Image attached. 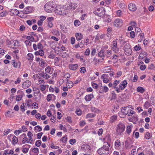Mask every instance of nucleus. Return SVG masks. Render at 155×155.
Listing matches in <instances>:
<instances>
[{"mask_svg":"<svg viewBox=\"0 0 155 155\" xmlns=\"http://www.w3.org/2000/svg\"><path fill=\"white\" fill-rule=\"evenodd\" d=\"M104 144L102 147L98 149L97 151L98 153L100 155H107L110 153L109 147H110V144L107 142L105 143Z\"/></svg>","mask_w":155,"mask_h":155,"instance_id":"nucleus-1","label":"nucleus"},{"mask_svg":"<svg viewBox=\"0 0 155 155\" xmlns=\"http://www.w3.org/2000/svg\"><path fill=\"white\" fill-rule=\"evenodd\" d=\"M125 129V126L124 124L121 122L119 123L116 127V134L119 135H123Z\"/></svg>","mask_w":155,"mask_h":155,"instance_id":"nucleus-2","label":"nucleus"},{"mask_svg":"<svg viewBox=\"0 0 155 155\" xmlns=\"http://www.w3.org/2000/svg\"><path fill=\"white\" fill-rule=\"evenodd\" d=\"M54 7L52 5L51 2L46 3L44 6V8L45 10L48 13H51L53 12V8Z\"/></svg>","mask_w":155,"mask_h":155,"instance_id":"nucleus-3","label":"nucleus"},{"mask_svg":"<svg viewBox=\"0 0 155 155\" xmlns=\"http://www.w3.org/2000/svg\"><path fill=\"white\" fill-rule=\"evenodd\" d=\"M123 50L125 54L129 56L132 54V50L130 46L129 43H126L124 46Z\"/></svg>","mask_w":155,"mask_h":155,"instance_id":"nucleus-4","label":"nucleus"},{"mask_svg":"<svg viewBox=\"0 0 155 155\" xmlns=\"http://www.w3.org/2000/svg\"><path fill=\"white\" fill-rule=\"evenodd\" d=\"M127 84L128 83L126 80L121 81L119 85L118 93H120L127 86Z\"/></svg>","mask_w":155,"mask_h":155,"instance_id":"nucleus-5","label":"nucleus"},{"mask_svg":"<svg viewBox=\"0 0 155 155\" xmlns=\"http://www.w3.org/2000/svg\"><path fill=\"white\" fill-rule=\"evenodd\" d=\"M131 106H129L126 107H122L121 109V111L119 112V114L120 116V114H122L123 115H126L128 114L131 111V110H129L128 108H130Z\"/></svg>","mask_w":155,"mask_h":155,"instance_id":"nucleus-6","label":"nucleus"},{"mask_svg":"<svg viewBox=\"0 0 155 155\" xmlns=\"http://www.w3.org/2000/svg\"><path fill=\"white\" fill-rule=\"evenodd\" d=\"M116 40L117 39L114 40L113 41L111 45V47L112 50L115 53H117L119 52V48L117 47V42Z\"/></svg>","mask_w":155,"mask_h":155,"instance_id":"nucleus-7","label":"nucleus"},{"mask_svg":"<svg viewBox=\"0 0 155 155\" xmlns=\"http://www.w3.org/2000/svg\"><path fill=\"white\" fill-rule=\"evenodd\" d=\"M123 24V21L120 19H116L114 22V25L116 27L121 26Z\"/></svg>","mask_w":155,"mask_h":155,"instance_id":"nucleus-8","label":"nucleus"},{"mask_svg":"<svg viewBox=\"0 0 155 155\" xmlns=\"http://www.w3.org/2000/svg\"><path fill=\"white\" fill-rule=\"evenodd\" d=\"M33 10V7L31 6H28L25 8L23 12L25 14H28L31 13Z\"/></svg>","mask_w":155,"mask_h":155,"instance_id":"nucleus-9","label":"nucleus"},{"mask_svg":"<svg viewBox=\"0 0 155 155\" xmlns=\"http://www.w3.org/2000/svg\"><path fill=\"white\" fill-rule=\"evenodd\" d=\"M31 85V82L29 80H27L22 84V87L24 89H26L29 87Z\"/></svg>","mask_w":155,"mask_h":155,"instance_id":"nucleus-10","label":"nucleus"},{"mask_svg":"<svg viewBox=\"0 0 155 155\" xmlns=\"http://www.w3.org/2000/svg\"><path fill=\"white\" fill-rule=\"evenodd\" d=\"M108 75L107 74H104L101 76V78L103 79V82L105 83H107L109 81L108 78Z\"/></svg>","mask_w":155,"mask_h":155,"instance_id":"nucleus-11","label":"nucleus"},{"mask_svg":"<svg viewBox=\"0 0 155 155\" xmlns=\"http://www.w3.org/2000/svg\"><path fill=\"white\" fill-rule=\"evenodd\" d=\"M19 12L15 9H12L10 10V14L12 16H15L18 15Z\"/></svg>","mask_w":155,"mask_h":155,"instance_id":"nucleus-12","label":"nucleus"},{"mask_svg":"<svg viewBox=\"0 0 155 155\" xmlns=\"http://www.w3.org/2000/svg\"><path fill=\"white\" fill-rule=\"evenodd\" d=\"M128 6L129 10L131 11H134L137 9L136 5L133 3H130Z\"/></svg>","mask_w":155,"mask_h":155,"instance_id":"nucleus-13","label":"nucleus"},{"mask_svg":"<svg viewBox=\"0 0 155 155\" xmlns=\"http://www.w3.org/2000/svg\"><path fill=\"white\" fill-rule=\"evenodd\" d=\"M12 63L13 66L16 68H20V67L21 63L19 61H15L14 60H12Z\"/></svg>","mask_w":155,"mask_h":155,"instance_id":"nucleus-14","label":"nucleus"},{"mask_svg":"<svg viewBox=\"0 0 155 155\" xmlns=\"http://www.w3.org/2000/svg\"><path fill=\"white\" fill-rule=\"evenodd\" d=\"M109 90V89L106 86H102L100 88L99 91V93H103L104 92H107Z\"/></svg>","mask_w":155,"mask_h":155,"instance_id":"nucleus-15","label":"nucleus"},{"mask_svg":"<svg viewBox=\"0 0 155 155\" xmlns=\"http://www.w3.org/2000/svg\"><path fill=\"white\" fill-rule=\"evenodd\" d=\"M120 83V81L119 80H115L113 83V88L116 90V92L118 93V87L117 85Z\"/></svg>","mask_w":155,"mask_h":155,"instance_id":"nucleus-16","label":"nucleus"},{"mask_svg":"<svg viewBox=\"0 0 155 155\" xmlns=\"http://www.w3.org/2000/svg\"><path fill=\"white\" fill-rule=\"evenodd\" d=\"M21 136L24 137L22 140V142L23 144H25V143H29L30 144H31V142H29V140H28V139L26 137V136L25 134H23Z\"/></svg>","mask_w":155,"mask_h":155,"instance_id":"nucleus-17","label":"nucleus"},{"mask_svg":"<svg viewBox=\"0 0 155 155\" xmlns=\"http://www.w3.org/2000/svg\"><path fill=\"white\" fill-rule=\"evenodd\" d=\"M78 67V64H70L69 65V68L71 70L75 71Z\"/></svg>","mask_w":155,"mask_h":155,"instance_id":"nucleus-18","label":"nucleus"},{"mask_svg":"<svg viewBox=\"0 0 155 155\" xmlns=\"http://www.w3.org/2000/svg\"><path fill=\"white\" fill-rule=\"evenodd\" d=\"M85 42L84 41H82L80 43H78V44L75 45L74 47L75 48H78L79 47H80L81 48H82L84 47V43Z\"/></svg>","mask_w":155,"mask_h":155,"instance_id":"nucleus-19","label":"nucleus"},{"mask_svg":"<svg viewBox=\"0 0 155 155\" xmlns=\"http://www.w3.org/2000/svg\"><path fill=\"white\" fill-rule=\"evenodd\" d=\"M45 72L50 74H51L53 72V70H52L51 68L49 66L45 68Z\"/></svg>","mask_w":155,"mask_h":155,"instance_id":"nucleus-20","label":"nucleus"},{"mask_svg":"<svg viewBox=\"0 0 155 155\" xmlns=\"http://www.w3.org/2000/svg\"><path fill=\"white\" fill-rule=\"evenodd\" d=\"M35 54L36 55H40L42 56L44 55V52L43 50L40 49L39 51L35 52Z\"/></svg>","mask_w":155,"mask_h":155,"instance_id":"nucleus-21","label":"nucleus"},{"mask_svg":"<svg viewBox=\"0 0 155 155\" xmlns=\"http://www.w3.org/2000/svg\"><path fill=\"white\" fill-rule=\"evenodd\" d=\"M28 35L31 38V41H33L35 40L34 37L36 36V35L33 32H29L28 34Z\"/></svg>","mask_w":155,"mask_h":155,"instance_id":"nucleus-22","label":"nucleus"},{"mask_svg":"<svg viewBox=\"0 0 155 155\" xmlns=\"http://www.w3.org/2000/svg\"><path fill=\"white\" fill-rule=\"evenodd\" d=\"M93 97V95L92 94H90L86 95L85 97V99L87 101H90Z\"/></svg>","mask_w":155,"mask_h":155,"instance_id":"nucleus-23","label":"nucleus"},{"mask_svg":"<svg viewBox=\"0 0 155 155\" xmlns=\"http://www.w3.org/2000/svg\"><path fill=\"white\" fill-rule=\"evenodd\" d=\"M104 49H101L98 53V56L104 58Z\"/></svg>","mask_w":155,"mask_h":155,"instance_id":"nucleus-24","label":"nucleus"},{"mask_svg":"<svg viewBox=\"0 0 155 155\" xmlns=\"http://www.w3.org/2000/svg\"><path fill=\"white\" fill-rule=\"evenodd\" d=\"M131 121L133 122L134 124H136L138 120V118L136 116H134L131 118Z\"/></svg>","mask_w":155,"mask_h":155,"instance_id":"nucleus-25","label":"nucleus"},{"mask_svg":"<svg viewBox=\"0 0 155 155\" xmlns=\"http://www.w3.org/2000/svg\"><path fill=\"white\" fill-rule=\"evenodd\" d=\"M31 150L35 155H38L39 153V149L37 148L34 147L33 148H31Z\"/></svg>","mask_w":155,"mask_h":155,"instance_id":"nucleus-26","label":"nucleus"},{"mask_svg":"<svg viewBox=\"0 0 155 155\" xmlns=\"http://www.w3.org/2000/svg\"><path fill=\"white\" fill-rule=\"evenodd\" d=\"M75 36L76 39L78 41L80 40L83 37V35L80 33H76Z\"/></svg>","mask_w":155,"mask_h":155,"instance_id":"nucleus-27","label":"nucleus"},{"mask_svg":"<svg viewBox=\"0 0 155 155\" xmlns=\"http://www.w3.org/2000/svg\"><path fill=\"white\" fill-rule=\"evenodd\" d=\"M26 58L28 60L31 61L33 60V55L32 54L29 53L28 54L27 56H26Z\"/></svg>","mask_w":155,"mask_h":155,"instance_id":"nucleus-28","label":"nucleus"},{"mask_svg":"<svg viewBox=\"0 0 155 155\" xmlns=\"http://www.w3.org/2000/svg\"><path fill=\"white\" fill-rule=\"evenodd\" d=\"M147 55V53L146 52L143 51L140 54H139V57L140 58V59H143L144 57H146Z\"/></svg>","mask_w":155,"mask_h":155,"instance_id":"nucleus-29","label":"nucleus"},{"mask_svg":"<svg viewBox=\"0 0 155 155\" xmlns=\"http://www.w3.org/2000/svg\"><path fill=\"white\" fill-rule=\"evenodd\" d=\"M111 70H112V69L110 68V67L109 66L105 67L103 68V71L106 72H111Z\"/></svg>","mask_w":155,"mask_h":155,"instance_id":"nucleus-30","label":"nucleus"},{"mask_svg":"<svg viewBox=\"0 0 155 155\" xmlns=\"http://www.w3.org/2000/svg\"><path fill=\"white\" fill-rule=\"evenodd\" d=\"M137 92H140L141 93H143L145 91L144 89L141 87H137Z\"/></svg>","mask_w":155,"mask_h":155,"instance_id":"nucleus-31","label":"nucleus"},{"mask_svg":"<svg viewBox=\"0 0 155 155\" xmlns=\"http://www.w3.org/2000/svg\"><path fill=\"white\" fill-rule=\"evenodd\" d=\"M48 73L43 72L41 74V76L45 79H48L51 77L48 74Z\"/></svg>","mask_w":155,"mask_h":155,"instance_id":"nucleus-32","label":"nucleus"},{"mask_svg":"<svg viewBox=\"0 0 155 155\" xmlns=\"http://www.w3.org/2000/svg\"><path fill=\"white\" fill-rule=\"evenodd\" d=\"M77 7L76 5L74 3H71L69 6L68 8L71 10H74Z\"/></svg>","mask_w":155,"mask_h":155,"instance_id":"nucleus-33","label":"nucleus"},{"mask_svg":"<svg viewBox=\"0 0 155 155\" xmlns=\"http://www.w3.org/2000/svg\"><path fill=\"white\" fill-rule=\"evenodd\" d=\"M115 146L116 149H117L120 146V142L119 140H117L115 143Z\"/></svg>","mask_w":155,"mask_h":155,"instance_id":"nucleus-34","label":"nucleus"},{"mask_svg":"<svg viewBox=\"0 0 155 155\" xmlns=\"http://www.w3.org/2000/svg\"><path fill=\"white\" fill-rule=\"evenodd\" d=\"M26 145H24L21 148L22 151L24 153H27L29 150L28 148H27L26 147H25L26 146Z\"/></svg>","mask_w":155,"mask_h":155,"instance_id":"nucleus-35","label":"nucleus"},{"mask_svg":"<svg viewBox=\"0 0 155 155\" xmlns=\"http://www.w3.org/2000/svg\"><path fill=\"white\" fill-rule=\"evenodd\" d=\"M67 85H68L69 88H70L72 87L73 85V82L70 81H69L68 80H67Z\"/></svg>","mask_w":155,"mask_h":155,"instance_id":"nucleus-36","label":"nucleus"},{"mask_svg":"<svg viewBox=\"0 0 155 155\" xmlns=\"http://www.w3.org/2000/svg\"><path fill=\"white\" fill-rule=\"evenodd\" d=\"M52 96L54 97V99H55L56 96H54V94H48L47 96L46 99L47 101H49L51 100Z\"/></svg>","mask_w":155,"mask_h":155,"instance_id":"nucleus-37","label":"nucleus"},{"mask_svg":"<svg viewBox=\"0 0 155 155\" xmlns=\"http://www.w3.org/2000/svg\"><path fill=\"white\" fill-rule=\"evenodd\" d=\"M34 130H35L36 131H35L36 132H38L41 131L42 130V128L41 127H40L39 125H37V126H36L34 128Z\"/></svg>","mask_w":155,"mask_h":155,"instance_id":"nucleus-38","label":"nucleus"},{"mask_svg":"<svg viewBox=\"0 0 155 155\" xmlns=\"http://www.w3.org/2000/svg\"><path fill=\"white\" fill-rule=\"evenodd\" d=\"M16 46V43L14 41H11L10 42V44L9 45V47L12 48H15V47Z\"/></svg>","mask_w":155,"mask_h":155,"instance_id":"nucleus-39","label":"nucleus"},{"mask_svg":"<svg viewBox=\"0 0 155 155\" xmlns=\"http://www.w3.org/2000/svg\"><path fill=\"white\" fill-rule=\"evenodd\" d=\"M52 33L54 35H59L60 33L56 29H53L51 31Z\"/></svg>","mask_w":155,"mask_h":155,"instance_id":"nucleus-40","label":"nucleus"},{"mask_svg":"<svg viewBox=\"0 0 155 155\" xmlns=\"http://www.w3.org/2000/svg\"><path fill=\"white\" fill-rule=\"evenodd\" d=\"M132 127V126H127L126 128V132L128 134H130L131 131V129Z\"/></svg>","mask_w":155,"mask_h":155,"instance_id":"nucleus-41","label":"nucleus"},{"mask_svg":"<svg viewBox=\"0 0 155 155\" xmlns=\"http://www.w3.org/2000/svg\"><path fill=\"white\" fill-rule=\"evenodd\" d=\"M152 137V134L148 132H147L146 133V134L145 136V138L147 139H150Z\"/></svg>","mask_w":155,"mask_h":155,"instance_id":"nucleus-42","label":"nucleus"},{"mask_svg":"<svg viewBox=\"0 0 155 155\" xmlns=\"http://www.w3.org/2000/svg\"><path fill=\"white\" fill-rule=\"evenodd\" d=\"M89 147V146L87 144H83L81 146V149L82 150L86 151V150L88 149Z\"/></svg>","mask_w":155,"mask_h":155,"instance_id":"nucleus-43","label":"nucleus"},{"mask_svg":"<svg viewBox=\"0 0 155 155\" xmlns=\"http://www.w3.org/2000/svg\"><path fill=\"white\" fill-rule=\"evenodd\" d=\"M117 116L115 115H113L111 116L110 118V121L111 122H113L116 120Z\"/></svg>","mask_w":155,"mask_h":155,"instance_id":"nucleus-44","label":"nucleus"},{"mask_svg":"<svg viewBox=\"0 0 155 155\" xmlns=\"http://www.w3.org/2000/svg\"><path fill=\"white\" fill-rule=\"evenodd\" d=\"M28 136L29 137V140H31V142L33 140L31 139L32 138L33 136V134L30 131H29L28 132V134H27Z\"/></svg>","mask_w":155,"mask_h":155,"instance_id":"nucleus-45","label":"nucleus"},{"mask_svg":"<svg viewBox=\"0 0 155 155\" xmlns=\"http://www.w3.org/2000/svg\"><path fill=\"white\" fill-rule=\"evenodd\" d=\"M18 142V139L17 137L15 136H14L12 138V142L14 144L17 143Z\"/></svg>","mask_w":155,"mask_h":155,"instance_id":"nucleus-46","label":"nucleus"},{"mask_svg":"<svg viewBox=\"0 0 155 155\" xmlns=\"http://www.w3.org/2000/svg\"><path fill=\"white\" fill-rule=\"evenodd\" d=\"M74 25L76 26H78L81 24L80 21L77 20H75L74 22Z\"/></svg>","mask_w":155,"mask_h":155,"instance_id":"nucleus-47","label":"nucleus"},{"mask_svg":"<svg viewBox=\"0 0 155 155\" xmlns=\"http://www.w3.org/2000/svg\"><path fill=\"white\" fill-rule=\"evenodd\" d=\"M96 115L94 114L89 113L86 115V118H92L94 117Z\"/></svg>","mask_w":155,"mask_h":155,"instance_id":"nucleus-48","label":"nucleus"},{"mask_svg":"<svg viewBox=\"0 0 155 155\" xmlns=\"http://www.w3.org/2000/svg\"><path fill=\"white\" fill-rule=\"evenodd\" d=\"M39 64L40 65V66L42 67H44L45 66V60L43 59H42V60L39 61Z\"/></svg>","mask_w":155,"mask_h":155,"instance_id":"nucleus-49","label":"nucleus"},{"mask_svg":"<svg viewBox=\"0 0 155 155\" xmlns=\"http://www.w3.org/2000/svg\"><path fill=\"white\" fill-rule=\"evenodd\" d=\"M141 47L140 45L138 44L134 47V49L136 51H138L140 49Z\"/></svg>","mask_w":155,"mask_h":155,"instance_id":"nucleus-50","label":"nucleus"},{"mask_svg":"<svg viewBox=\"0 0 155 155\" xmlns=\"http://www.w3.org/2000/svg\"><path fill=\"white\" fill-rule=\"evenodd\" d=\"M41 143V142L40 140H37L36 141L35 144V145L37 147H39L40 146Z\"/></svg>","mask_w":155,"mask_h":155,"instance_id":"nucleus-51","label":"nucleus"},{"mask_svg":"<svg viewBox=\"0 0 155 155\" xmlns=\"http://www.w3.org/2000/svg\"><path fill=\"white\" fill-rule=\"evenodd\" d=\"M76 114L78 116H80L81 114V111L79 109H78L76 110Z\"/></svg>","mask_w":155,"mask_h":155,"instance_id":"nucleus-52","label":"nucleus"},{"mask_svg":"<svg viewBox=\"0 0 155 155\" xmlns=\"http://www.w3.org/2000/svg\"><path fill=\"white\" fill-rule=\"evenodd\" d=\"M31 41L29 40H26L25 41V43L27 46H31Z\"/></svg>","mask_w":155,"mask_h":155,"instance_id":"nucleus-53","label":"nucleus"},{"mask_svg":"<svg viewBox=\"0 0 155 155\" xmlns=\"http://www.w3.org/2000/svg\"><path fill=\"white\" fill-rule=\"evenodd\" d=\"M51 147L52 149H59V147L57 146H54L53 143H52L50 146Z\"/></svg>","mask_w":155,"mask_h":155,"instance_id":"nucleus-54","label":"nucleus"},{"mask_svg":"<svg viewBox=\"0 0 155 155\" xmlns=\"http://www.w3.org/2000/svg\"><path fill=\"white\" fill-rule=\"evenodd\" d=\"M90 49L89 48H87L84 52V55L86 56H88L90 54Z\"/></svg>","mask_w":155,"mask_h":155,"instance_id":"nucleus-55","label":"nucleus"},{"mask_svg":"<svg viewBox=\"0 0 155 155\" xmlns=\"http://www.w3.org/2000/svg\"><path fill=\"white\" fill-rule=\"evenodd\" d=\"M22 97L21 95H18L16 97V100L17 101H19L21 99Z\"/></svg>","mask_w":155,"mask_h":155,"instance_id":"nucleus-56","label":"nucleus"},{"mask_svg":"<svg viewBox=\"0 0 155 155\" xmlns=\"http://www.w3.org/2000/svg\"><path fill=\"white\" fill-rule=\"evenodd\" d=\"M130 24L134 27H136L137 24L135 21H132L130 22Z\"/></svg>","mask_w":155,"mask_h":155,"instance_id":"nucleus-57","label":"nucleus"},{"mask_svg":"<svg viewBox=\"0 0 155 155\" xmlns=\"http://www.w3.org/2000/svg\"><path fill=\"white\" fill-rule=\"evenodd\" d=\"M25 104L24 103H22L21 106L20 108L21 111L24 112L25 111Z\"/></svg>","mask_w":155,"mask_h":155,"instance_id":"nucleus-58","label":"nucleus"},{"mask_svg":"<svg viewBox=\"0 0 155 155\" xmlns=\"http://www.w3.org/2000/svg\"><path fill=\"white\" fill-rule=\"evenodd\" d=\"M70 144L71 145L74 144L76 142V140L75 139H71L69 140Z\"/></svg>","mask_w":155,"mask_h":155,"instance_id":"nucleus-59","label":"nucleus"},{"mask_svg":"<svg viewBox=\"0 0 155 155\" xmlns=\"http://www.w3.org/2000/svg\"><path fill=\"white\" fill-rule=\"evenodd\" d=\"M22 131V130H16L14 131V133L15 135H18L20 133H21Z\"/></svg>","mask_w":155,"mask_h":155,"instance_id":"nucleus-60","label":"nucleus"},{"mask_svg":"<svg viewBox=\"0 0 155 155\" xmlns=\"http://www.w3.org/2000/svg\"><path fill=\"white\" fill-rule=\"evenodd\" d=\"M96 50L95 48H92V51H91V54L92 56L94 55L96 52Z\"/></svg>","mask_w":155,"mask_h":155,"instance_id":"nucleus-61","label":"nucleus"},{"mask_svg":"<svg viewBox=\"0 0 155 155\" xmlns=\"http://www.w3.org/2000/svg\"><path fill=\"white\" fill-rule=\"evenodd\" d=\"M43 133L41 132L37 134V139H40L41 138V136L43 134Z\"/></svg>","mask_w":155,"mask_h":155,"instance_id":"nucleus-62","label":"nucleus"},{"mask_svg":"<svg viewBox=\"0 0 155 155\" xmlns=\"http://www.w3.org/2000/svg\"><path fill=\"white\" fill-rule=\"evenodd\" d=\"M61 140L63 143H66L67 140V137L65 136L62 137L61 139Z\"/></svg>","mask_w":155,"mask_h":155,"instance_id":"nucleus-63","label":"nucleus"},{"mask_svg":"<svg viewBox=\"0 0 155 155\" xmlns=\"http://www.w3.org/2000/svg\"><path fill=\"white\" fill-rule=\"evenodd\" d=\"M146 67L145 65H141L140 66V68L142 70H144L146 68Z\"/></svg>","mask_w":155,"mask_h":155,"instance_id":"nucleus-64","label":"nucleus"}]
</instances>
